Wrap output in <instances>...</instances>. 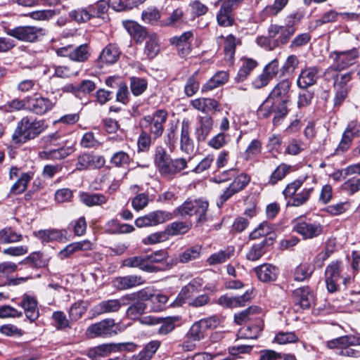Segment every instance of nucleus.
Listing matches in <instances>:
<instances>
[{
    "label": "nucleus",
    "mask_w": 360,
    "mask_h": 360,
    "mask_svg": "<svg viewBox=\"0 0 360 360\" xmlns=\"http://www.w3.org/2000/svg\"><path fill=\"white\" fill-rule=\"evenodd\" d=\"M144 283V280L140 276L128 275L119 276L113 281L114 286L120 290H128Z\"/></svg>",
    "instance_id": "obj_25"
},
{
    "label": "nucleus",
    "mask_w": 360,
    "mask_h": 360,
    "mask_svg": "<svg viewBox=\"0 0 360 360\" xmlns=\"http://www.w3.org/2000/svg\"><path fill=\"white\" fill-rule=\"evenodd\" d=\"M160 51V43L155 33L149 34L144 47V54L147 58H154Z\"/></svg>",
    "instance_id": "obj_37"
},
{
    "label": "nucleus",
    "mask_w": 360,
    "mask_h": 360,
    "mask_svg": "<svg viewBox=\"0 0 360 360\" xmlns=\"http://www.w3.org/2000/svg\"><path fill=\"white\" fill-rule=\"evenodd\" d=\"M131 295L134 296V298L129 301V304L130 306L127 310V316L131 319H136L144 313L146 304L141 300H136L135 295Z\"/></svg>",
    "instance_id": "obj_40"
},
{
    "label": "nucleus",
    "mask_w": 360,
    "mask_h": 360,
    "mask_svg": "<svg viewBox=\"0 0 360 360\" xmlns=\"http://www.w3.org/2000/svg\"><path fill=\"white\" fill-rule=\"evenodd\" d=\"M229 79V74L226 71H219L214 75L205 84L202 86L201 91L202 93L210 91L215 88L224 84Z\"/></svg>",
    "instance_id": "obj_29"
},
{
    "label": "nucleus",
    "mask_w": 360,
    "mask_h": 360,
    "mask_svg": "<svg viewBox=\"0 0 360 360\" xmlns=\"http://www.w3.org/2000/svg\"><path fill=\"white\" fill-rule=\"evenodd\" d=\"M258 279L264 283L274 281L278 274V269L271 264H263L254 269Z\"/></svg>",
    "instance_id": "obj_23"
},
{
    "label": "nucleus",
    "mask_w": 360,
    "mask_h": 360,
    "mask_svg": "<svg viewBox=\"0 0 360 360\" xmlns=\"http://www.w3.org/2000/svg\"><path fill=\"white\" fill-rule=\"evenodd\" d=\"M261 311V309L259 307L257 306H252L248 307V309L240 311L238 314H235L234 316V320L235 322L238 324L241 325L244 322L247 321L250 319V315L255 314H259Z\"/></svg>",
    "instance_id": "obj_56"
},
{
    "label": "nucleus",
    "mask_w": 360,
    "mask_h": 360,
    "mask_svg": "<svg viewBox=\"0 0 360 360\" xmlns=\"http://www.w3.org/2000/svg\"><path fill=\"white\" fill-rule=\"evenodd\" d=\"M193 38L192 32H185L181 36L171 38L170 43L174 45L182 58L187 57L191 51V41Z\"/></svg>",
    "instance_id": "obj_20"
},
{
    "label": "nucleus",
    "mask_w": 360,
    "mask_h": 360,
    "mask_svg": "<svg viewBox=\"0 0 360 360\" xmlns=\"http://www.w3.org/2000/svg\"><path fill=\"white\" fill-rule=\"evenodd\" d=\"M319 69L316 67H307L302 70L298 77L297 84L301 89H307L316 83Z\"/></svg>",
    "instance_id": "obj_22"
},
{
    "label": "nucleus",
    "mask_w": 360,
    "mask_h": 360,
    "mask_svg": "<svg viewBox=\"0 0 360 360\" xmlns=\"http://www.w3.org/2000/svg\"><path fill=\"white\" fill-rule=\"evenodd\" d=\"M189 229V226L184 222H172L165 229L167 232L168 238L170 236H176L186 233Z\"/></svg>",
    "instance_id": "obj_63"
},
{
    "label": "nucleus",
    "mask_w": 360,
    "mask_h": 360,
    "mask_svg": "<svg viewBox=\"0 0 360 360\" xmlns=\"http://www.w3.org/2000/svg\"><path fill=\"white\" fill-rule=\"evenodd\" d=\"M343 269L344 265L340 261H333L326 266L325 270V282L329 292L333 293L340 290L339 281L341 279L345 286L352 283L354 275L343 274Z\"/></svg>",
    "instance_id": "obj_3"
},
{
    "label": "nucleus",
    "mask_w": 360,
    "mask_h": 360,
    "mask_svg": "<svg viewBox=\"0 0 360 360\" xmlns=\"http://www.w3.org/2000/svg\"><path fill=\"white\" fill-rule=\"evenodd\" d=\"M179 316H167L165 318L155 316H146L140 319V322L146 326H159L157 329V334L160 336H165L171 333L175 328V323L180 321Z\"/></svg>",
    "instance_id": "obj_8"
},
{
    "label": "nucleus",
    "mask_w": 360,
    "mask_h": 360,
    "mask_svg": "<svg viewBox=\"0 0 360 360\" xmlns=\"http://www.w3.org/2000/svg\"><path fill=\"white\" fill-rule=\"evenodd\" d=\"M303 181L295 180L288 184L283 194L285 199L290 198L288 205L293 207H300L305 204L314 191V187L302 188Z\"/></svg>",
    "instance_id": "obj_4"
},
{
    "label": "nucleus",
    "mask_w": 360,
    "mask_h": 360,
    "mask_svg": "<svg viewBox=\"0 0 360 360\" xmlns=\"http://www.w3.org/2000/svg\"><path fill=\"white\" fill-rule=\"evenodd\" d=\"M354 139L360 136V122L357 120H352L347 124L343 134Z\"/></svg>",
    "instance_id": "obj_64"
},
{
    "label": "nucleus",
    "mask_w": 360,
    "mask_h": 360,
    "mask_svg": "<svg viewBox=\"0 0 360 360\" xmlns=\"http://www.w3.org/2000/svg\"><path fill=\"white\" fill-rule=\"evenodd\" d=\"M233 178H234L233 181L219 196V201L217 202L218 206H221L233 195L243 191L250 181V177L245 173H237Z\"/></svg>",
    "instance_id": "obj_12"
},
{
    "label": "nucleus",
    "mask_w": 360,
    "mask_h": 360,
    "mask_svg": "<svg viewBox=\"0 0 360 360\" xmlns=\"http://www.w3.org/2000/svg\"><path fill=\"white\" fill-rule=\"evenodd\" d=\"M123 26L130 34V36L136 41L137 43H141L144 39L148 38L149 35L146 30V28L135 21L133 20H126L123 21Z\"/></svg>",
    "instance_id": "obj_27"
},
{
    "label": "nucleus",
    "mask_w": 360,
    "mask_h": 360,
    "mask_svg": "<svg viewBox=\"0 0 360 360\" xmlns=\"http://www.w3.org/2000/svg\"><path fill=\"white\" fill-rule=\"evenodd\" d=\"M313 271L314 269L310 264L307 263L300 264L294 270V280L297 281H303L309 278Z\"/></svg>",
    "instance_id": "obj_46"
},
{
    "label": "nucleus",
    "mask_w": 360,
    "mask_h": 360,
    "mask_svg": "<svg viewBox=\"0 0 360 360\" xmlns=\"http://www.w3.org/2000/svg\"><path fill=\"white\" fill-rule=\"evenodd\" d=\"M289 0H275L271 5L266 6L259 14V18L262 21L265 20L269 17L277 15L288 4Z\"/></svg>",
    "instance_id": "obj_31"
},
{
    "label": "nucleus",
    "mask_w": 360,
    "mask_h": 360,
    "mask_svg": "<svg viewBox=\"0 0 360 360\" xmlns=\"http://www.w3.org/2000/svg\"><path fill=\"white\" fill-rule=\"evenodd\" d=\"M229 141V135L224 132H219L207 141V146L214 150H219L226 146Z\"/></svg>",
    "instance_id": "obj_51"
},
{
    "label": "nucleus",
    "mask_w": 360,
    "mask_h": 360,
    "mask_svg": "<svg viewBox=\"0 0 360 360\" xmlns=\"http://www.w3.org/2000/svg\"><path fill=\"white\" fill-rule=\"evenodd\" d=\"M307 148V145L301 140L292 139L289 141L285 153L291 155H297Z\"/></svg>",
    "instance_id": "obj_57"
},
{
    "label": "nucleus",
    "mask_w": 360,
    "mask_h": 360,
    "mask_svg": "<svg viewBox=\"0 0 360 360\" xmlns=\"http://www.w3.org/2000/svg\"><path fill=\"white\" fill-rule=\"evenodd\" d=\"M45 264L39 252H33L24 259V269H28L32 267L39 268Z\"/></svg>",
    "instance_id": "obj_60"
},
{
    "label": "nucleus",
    "mask_w": 360,
    "mask_h": 360,
    "mask_svg": "<svg viewBox=\"0 0 360 360\" xmlns=\"http://www.w3.org/2000/svg\"><path fill=\"white\" fill-rule=\"evenodd\" d=\"M80 71L81 67L77 65H59L55 68L54 75L58 77L68 78L77 76Z\"/></svg>",
    "instance_id": "obj_42"
},
{
    "label": "nucleus",
    "mask_w": 360,
    "mask_h": 360,
    "mask_svg": "<svg viewBox=\"0 0 360 360\" xmlns=\"http://www.w3.org/2000/svg\"><path fill=\"white\" fill-rule=\"evenodd\" d=\"M202 252V247L194 245L185 249L178 257L172 259L169 262L171 266L176 265L178 263L186 264L200 258Z\"/></svg>",
    "instance_id": "obj_24"
},
{
    "label": "nucleus",
    "mask_w": 360,
    "mask_h": 360,
    "mask_svg": "<svg viewBox=\"0 0 360 360\" xmlns=\"http://www.w3.org/2000/svg\"><path fill=\"white\" fill-rule=\"evenodd\" d=\"M81 200L86 206L91 207L105 204L108 201V198L101 193H84L81 195Z\"/></svg>",
    "instance_id": "obj_45"
},
{
    "label": "nucleus",
    "mask_w": 360,
    "mask_h": 360,
    "mask_svg": "<svg viewBox=\"0 0 360 360\" xmlns=\"http://www.w3.org/2000/svg\"><path fill=\"white\" fill-rule=\"evenodd\" d=\"M273 231L274 228L271 224L266 221H263L257 228L250 233V238L255 240L262 236H269V239L272 242L275 237V234L273 233Z\"/></svg>",
    "instance_id": "obj_41"
},
{
    "label": "nucleus",
    "mask_w": 360,
    "mask_h": 360,
    "mask_svg": "<svg viewBox=\"0 0 360 360\" xmlns=\"http://www.w3.org/2000/svg\"><path fill=\"white\" fill-rule=\"evenodd\" d=\"M89 56L90 53L86 44H82L75 48L72 45L70 60L77 63H84L88 60Z\"/></svg>",
    "instance_id": "obj_44"
},
{
    "label": "nucleus",
    "mask_w": 360,
    "mask_h": 360,
    "mask_svg": "<svg viewBox=\"0 0 360 360\" xmlns=\"http://www.w3.org/2000/svg\"><path fill=\"white\" fill-rule=\"evenodd\" d=\"M329 349H337L339 355L345 356L358 357L360 356L359 351L351 348L352 346L360 345V338L354 335L342 336L326 343Z\"/></svg>",
    "instance_id": "obj_6"
},
{
    "label": "nucleus",
    "mask_w": 360,
    "mask_h": 360,
    "mask_svg": "<svg viewBox=\"0 0 360 360\" xmlns=\"http://www.w3.org/2000/svg\"><path fill=\"white\" fill-rule=\"evenodd\" d=\"M257 65V62L254 59L249 58H242L241 65L236 77V80L238 82H243Z\"/></svg>",
    "instance_id": "obj_34"
},
{
    "label": "nucleus",
    "mask_w": 360,
    "mask_h": 360,
    "mask_svg": "<svg viewBox=\"0 0 360 360\" xmlns=\"http://www.w3.org/2000/svg\"><path fill=\"white\" fill-rule=\"evenodd\" d=\"M293 23V22L292 23L289 22L286 26L271 25L268 29L269 37L274 38L279 34L278 38L276 39V43L278 44H287L296 31Z\"/></svg>",
    "instance_id": "obj_16"
},
{
    "label": "nucleus",
    "mask_w": 360,
    "mask_h": 360,
    "mask_svg": "<svg viewBox=\"0 0 360 360\" xmlns=\"http://www.w3.org/2000/svg\"><path fill=\"white\" fill-rule=\"evenodd\" d=\"M294 301L303 309H309L314 304V295L308 286L298 288L293 290Z\"/></svg>",
    "instance_id": "obj_21"
},
{
    "label": "nucleus",
    "mask_w": 360,
    "mask_h": 360,
    "mask_svg": "<svg viewBox=\"0 0 360 360\" xmlns=\"http://www.w3.org/2000/svg\"><path fill=\"white\" fill-rule=\"evenodd\" d=\"M87 303L84 301H78L74 303L70 308L69 316L71 320L77 321L86 313Z\"/></svg>",
    "instance_id": "obj_49"
},
{
    "label": "nucleus",
    "mask_w": 360,
    "mask_h": 360,
    "mask_svg": "<svg viewBox=\"0 0 360 360\" xmlns=\"http://www.w3.org/2000/svg\"><path fill=\"white\" fill-rule=\"evenodd\" d=\"M262 149V143L258 139H253L248 146L244 152V158L246 160H250L258 155Z\"/></svg>",
    "instance_id": "obj_58"
},
{
    "label": "nucleus",
    "mask_w": 360,
    "mask_h": 360,
    "mask_svg": "<svg viewBox=\"0 0 360 360\" xmlns=\"http://www.w3.org/2000/svg\"><path fill=\"white\" fill-rule=\"evenodd\" d=\"M24 313L30 323L35 321L39 316L37 302L34 297L24 295Z\"/></svg>",
    "instance_id": "obj_30"
},
{
    "label": "nucleus",
    "mask_w": 360,
    "mask_h": 360,
    "mask_svg": "<svg viewBox=\"0 0 360 360\" xmlns=\"http://www.w3.org/2000/svg\"><path fill=\"white\" fill-rule=\"evenodd\" d=\"M359 57V50L353 48L346 51H333L330 53L329 58L333 64L330 67H334L336 70H343L356 63Z\"/></svg>",
    "instance_id": "obj_9"
},
{
    "label": "nucleus",
    "mask_w": 360,
    "mask_h": 360,
    "mask_svg": "<svg viewBox=\"0 0 360 360\" xmlns=\"http://www.w3.org/2000/svg\"><path fill=\"white\" fill-rule=\"evenodd\" d=\"M148 83L144 79L139 77H131L130 79V87L134 96L142 94L147 89Z\"/></svg>",
    "instance_id": "obj_59"
},
{
    "label": "nucleus",
    "mask_w": 360,
    "mask_h": 360,
    "mask_svg": "<svg viewBox=\"0 0 360 360\" xmlns=\"http://www.w3.org/2000/svg\"><path fill=\"white\" fill-rule=\"evenodd\" d=\"M150 215L153 226L162 224L172 219V214L171 212L163 210L151 212Z\"/></svg>",
    "instance_id": "obj_62"
},
{
    "label": "nucleus",
    "mask_w": 360,
    "mask_h": 360,
    "mask_svg": "<svg viewBox=\"0 0 360 360\" xmlns=\"http://www.w3.org/2000/svg\"><path fill=\"white\" fill-rule=\"evenodd\" d=\"M120 51L118 46L115 44H108L101 51L98 61L103 65H111L115 63L119 58Z\"/></svg>",
    "instance_id": "obj_26"
},
{
    "label": "nucleus",
    "mask_w": 360,
    "mask_h": 360,
    "mask_svg": "<svg viewBox=\"0 0 360 360\" xmlns=\"http://www.w3.org/2000/svg\"><path fill=\"white\" fill-rule=\"evenodd\" d=\"M134 296L127 295L122 297L120 300L110 299L103 300L94 305L91 309L92 315L97 316L103 314L115 313L120 310L122 306L128 305L129 301L132 300Z\"/></svg>",
    "instance_id": "obj_11"
},
{
    "label": "nucleus",
    "mask_w": 360,
    "mask_h": 360,
    "mask_svg": "<svg viewBox=\"0 0 360 360\" xmlns=\"http://www.w3.org/2000/svg\"><path fill=\"white\" fill-rule=\"evenodd\" d=\"M53 103L48 98H44L37 94L27 96L24 100V108L38 115H43L51 110Z\"/></svg>",
    "instance_id": "obj_13"
},
{
    "label": "nucleus",
    "mask_w": 360,
    "mask_h": 360,
    "mask_svg": "<svg viewBox=\"0 0 360 360\" xmlns=\"http://www.w3.org/2000/svg\"><path fill=\"white\" fill-rule=\"evenodd\" d=\"M293 230L301 235L304 239H311L321 235L323 226L317 222L300 221L295 224Z\"/></svg>",
    "instance_id": "obj_17"
},
{
    "label": "nucleus",
    "mask_w": 360,
    "mask_h": 360,
    "mask_svg": "<svg viewBox=\"0 0 360 360\" xmlns=\"http://www.w3.org/2000/svg\"><path fill=\"white\" fill-rule=\"evenodd\" d=\"M74 150L72 146L61 147L58 149L41 151L39 153V157L43 160H61L72 154Z\"/></svg>",
    "instance_id": "obj_33"
},
{
    "label": "nucleus",
    "mask_w": 360,
    "mask_h": 360,
    "mask_svg": "<svg viewBox=\"0 0 360 360\" xmlns=\"http://www.w3.org/2000/svg\"><path fill=\"white\" fill-rule=\"evenodd\" d=\"M205 329L200 321L195 322L187 333V337L191 340L200 341L205 336Z\"/></svg>",
    "instance_id": "obj_52"
},
{
    "label": "nucleus",
    "mask_w": 360,
    "mask_h": 360,
    "mask_svg": "<svg viewBox=\"0 0 360 360\" xmlns=\"http://www.w3.org/2000/svg\"><path fill=\"white\" fill-rule=\"evenodd\" d=\"M298 341V336L292 331H280L276 334L274 338V342L279 345L296 343Z\"/></svg>",
    "instance_id": "obj_48"
},
{
    "label": "nucleus",
    "mask_w": 360,
    "mask_h": 360,
    "mask_svg": "<svg viewBox=\"0 0 360 360\" xmlns=\"http://www.w3.org/2000/svg\"><path fill=\"white\" fill-rule=\"evenodd\" d=\"M92 11L88 6L86 8H78L69 13L70 18L78 23L86 22L92 18Z\"/></svg>",
    "instance_id": "obj_43"
},
{
    "label": "nucleus",
    "mask_w": 360,
    "mask_h": 360,
    "mask_svg": "<svg viewBox=\"0 0 360 360\" xmlns=\"http://www.w3.org/2000/svg\"><path fill=\"white\" fill-rule=\"evenodd\" d=\"M340 70H336L334 67H328L324 72L323 76L326 80L333 82L335 89H350L349 82L352 79V73L340 74Z\"/></svg>",
    "instance_id": "obj_14"
},
{
    "label": "nucleus",
    "mask_w": 360,
    "mask_h": 360,
    "mask_svg": "<svg viewBox=\"0 0 360 360\" xmlns=\"http://www.w3.org/2000/svg\"><path fill=\"white\" fill-rule=\"evenodd\" d=\"M179 147L182 152L188 155L193 154L195 150L194 141L191 136V124L188 120H184L181 122Z\"/></svg>",
    "instance_id": "obj_18"
},
{
    "label": "nucleus",
    "mask_w": 360,
    "mask_h": 360,
    "mask_svg": "<svg viewBox=\"0 0 360 360\" xmlns=\"http://www.w3.org/2000/svg\"><path fill=\"white\" fill-rule=\"evenodd\" d=\"M291 82L289 79H285L280 81L271 90L265 103H271V111L264 113L267 117L270 113L275 114L274 122H276L283 118L288 113L286 103L288 101L289 91Z\"/></svg>",
    "instance_id": "obj_2"
},
{
    "label": "nucleus",
    "mask_w": 360,
    "mask_h": 360,
    "mask_svg": "<svg viewBox=\"0 0 360 360\" xmlns=\"http://www.w3.org/2000/svg\"><path fill=\"white\" fill-rule=\"evenodd\" d=\"M200 285V284L195 281L190 282L187 285L184 286L181 289L179 296L174 301L172 305L174 307L181 306L183 303L185 302L186 300L190 298L191 294L198 292V288Z\"/></svg>",
    "instance_id": "obj_35"
},
{
    "label": "nucleus",
    "mask_w": 360,
    "mask_h": 360,
    "mask_svg": "<svg viewBox=\"0 0 360 360\" xmlns=\"http://www.w3.org/2000/svg\"><path fill=\"white\" fill-rule=\"evenodd\" d=\"M124 330L120 323H115L113 319H105L101 321L90 325L86 331L89 338L111 337Z\"/></svg>",
    "instance_id": "obj_5"
},
{
    "label": "nucleus",
    "mask_w": 360,
    "mask_h": 360,
    "mask_svg": "<svg viewBox=\"0 0 360 360\" xmlns=\"http://www.w3.org/2000/svg\"><path fill=\"white\" fill-rule=\"evenodd\" d=\"M291 167L285 163L279 165L270 176L269 183L271 185L276 184L282 180L290 172Z\"/></svg>",
    "instance_id": "obj_53"
},
{
    "label": "nucleus",
    "mask_w": 360,
    "mask_h": 360,
    "mask_svg": "<svg viewBox=\"0 0 360 360\" xmlns=\"http://www.w3.org/2000/svg\"><path fill=\"white\" fill-rule=\"evenodd\" d=\"M34 235L42 243H50L60 240L63 238V233L58 229L40 230L34 232Z\"/></svg>",
    "instance_id": "obj_39"
},
{
    "label": "nucleus",
    "mask_w": 360,
    "mask_h": 360,
    "mask_svg": "<svg viewBox=\"0 0 360 360\" xmlns=\"http://www.w3.org/2000/svg\"><path fill=\"white\" fill-rule=\"evenodd\" d=\"M191 105L196 110L206 113H215L221 110V104L212 98L200 97L191 101Z\"/></svg>",
    "instance_id": "obj_19"
},
{
    "label": "nucleus",
    "mask_w": 360,
    "mask_h": 360,
    "mask_svg": "<svg viewBox=\"0 0 360 360\" xmlns=\"http://www.w3.org/2000/svg\"><path fill=\"white\" fill-rule=\"evenodd\" d=\"M168 113L165 110H158L152 115L144 117L141 121L142 127H149L150 133L154 139L161 136L164 127L163 124L167 121Z\"/></svg>",
    "instance_id": "obj_10"
},
{
    "label": "nucleus",
    "mask_w": 360,
    "mask_h": 360,
    "mask_svg": "<svg viewBox=\"0 0 360 360\" xmlns=\"http://www.w3.org/2000/svg\"><path fill=\"white\" fill-rule=\"evenodd\" d=\"M122 265L129 268H139L147 272H155L158 271L156 266L146 263L145 255L126 258L122 260Z\"/></svg>",
    "instance_id": "obj_28"
},
{
    "label": "nucleus",
    "mask_w": 360,
    "mask_h": 360,
    "mask_svg": "<svg viewBox=\"0 0 360 360\" xmlns=\"http://www.w3.org/2000/svg\"><path fill=\"white\" fill-rule=\"evenodd\" d=\"M45 34V30L32 26H24V41L33 42Z\"/></svg>",
    "instance_id": "obj_54"
},
{
    "label": "nucleus",
    "mask_w": 360,
    "mask_h": 360,
    "mask_svg": "<svg viewBox=\"0 0 360 360\" xmlns=\"http://www.w3.org/2000/svg\"><path fill=\"white\" fill-rule=\"evenodd\" d=\"M197 77L198 71L192 74L186 80L184 86V93L188 97L195 95L199 89L200 82Z\"/></svg>",
    "instance_id": "obj_50"
},
{
    "label": "nucleus",
    "mask_w": 360,
    "mask_h": 360,
    "mask_svg": "<svg viewBox=\"0 0 360 360\" xmlns=\"http://www.w3.org/2000/svg\"><path fill=\"white\" fill-rule=\"evenodd\" d=\"M196 126L194 134L198 143L205 142L212 131L214 126V120L211 115H199L196 118Z\"/></svg>",
    "instance_id": "obj_15"
},
{
    "label": "nucleus",
    "mask_w": 360,
    "mask_h": 360,
    "mask_svg": "<svg viewBox=\"0 0 360 360\" xmlns=\"http://www.w3.org/2000/svg\"><path fill=\"white\" fill-rule=\"evenodd\" d=\"M232 11L233 9L229 6L228 3H222L217 14V20L219 25L230 27L233 25L235 20Z\"/></svg>",
    "instance_id": "obj_32"
},
{
    "label": "nucleus",
    "mask_w": 360,
    "mask_h": 360,
    "mask_svg": "<svg viewBox=\"0 0 360 360\" xmlns=\"http://www.w3.org/2000/svg\"><path fill=\"white\" fill-rule=\"evenodd\" d=\"M24 141L34 139L44 129V122L41 120L26 122L24 126Z\"/></svg>",
    "instance_id": "obj_38"
},
{
    "label": "nucleus",
    "mask_w": 360,
    "mask_h": 360,
    "mask_svg": "<svg viewBox=\"0 0 360 360\" xmlns=\"http://www.w3.org/2000/svg\"><path fill=\"white\" fill-rule=\"evenodd\" d=\"M208 208V202L202 200H188L174 211V214L179 217L195 216L196 220L202 221L205 219Z\"/></svg>",
    "instance_id": "obj_7"
},
{
    "label": "nucleus",
    "mask_w": 360,
    "mask_h": 360,
    "mask_svg": "<svg viewBox=\"0 0 360 360\" xmlns=\"http://www.w3.org/2000/svg\"><path fill=\"white\" fill-rule=\"evenodd\" d=\"M142 2L143 1H136L127 0L124 3L122 0H108V7H111L113 10L116 11H123L131 9L134 7H136L139 4H141Z\"/></svg>",
    "instance_id": "obj_47"
},
{
    "label": "nucleus",
    "mask_w": 360,
    "mask_h": 360,
    "mask_svg": "<svg viewBox=\"0 0 360 360\" xmlns=\"http://www.w3.org/2000/svg\"><path fill=\"white\" fill-rule=\"evenodd\" d=\"M184 158L172 159L167 154L166 149L161 146H157L154 154V163L160 174L166 179H172L174 176L187 168L188 162L191 160Z\"/></svg>",
    "instance_id": "obj_1"
},
{
    "label": "nucleus",
    "mask_w": 360,
    "mask_h": 360,
    "mask_svg": "<svg viewBox=\"0 0 360 360\" xmlns=\"http://www.w3.org/2000/svg\"><path fill=\"white\" fill-rule=\"evenodd\" d=\"M267 243L266 239L261 243L252 245L247 253V259L250 261H256L261 258L265 253L264 246Z\"/></svg>",
    "instance_id": "obj_55"
},
{
    "label": "nucleus",
    "mask_w": 360,
    "mask_h": 360,
    "mask_svg": "<svg viewBox=\"0 0 360 360\" xmlns=\"http://www.w3.org/2000/svg\"><path fill=\"white\" fill-rule=\"evenodd\" d=\"M342 190L348 195H353L360 190V178L352 177L341 186Z\"/></svg>",
    "instance_id": "obj_61"
},
{
    "label": "nucleus",
    "mask_w": 360,
    "mask_h": 360,
    "mask_svg": "<svg viewBox=\"0 0 360 360\" xmlns=\"http://www.w3.org/2000/svg\"><path fill=\"white\" fill-rule=\"evenodd\" d=\"M233 253L234 248L228 247L225 250H220L217 252L211 255L207 259L206 262L210 266L222 264L226 262L228 259H229L233 255Z\"/></svg>",
    "instance_id": "obj_36"
}]
</instances>
